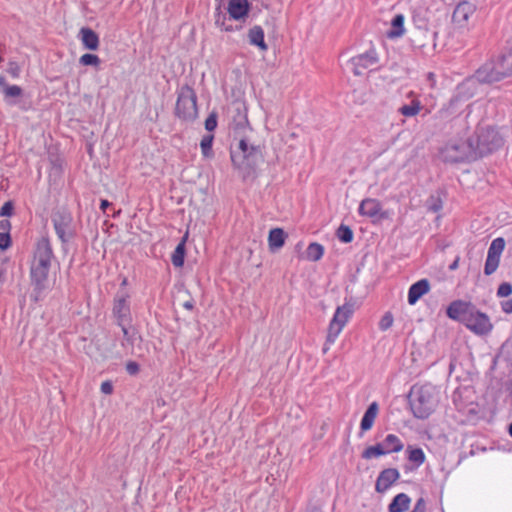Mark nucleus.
Returning a JSON list of instances; mask_svg holds the SVG:
<instances>
[{
    "label": "nucleus",
    "instance_id": "f257e3e1",
    "mask_svg": "<svg viewBox=\"0 0 512 512\" xmlns=\"http://www.w3.org/2000/svg\"><path fill=\"white\" fill-rule=\"evenodd\" d=\"M446 315L479 336L488 335L493 329L489 316L478 310L470 301H452L446 309Z\"/></svg>",
    "mask_w": 512,
    "mask_h": 512
},
{
    "label": "nucleus",
    "instance_id": "f03ea898",
    "mask_svg": "<svg viewBox=\"0 0 512 512\" xmlns=\"http://www.w3.org/2000/svg\"><path fill=\"white\" fill-rule=\"evenodd\" d=\"M231 161L243 179L255 173L258 164L263 160L260 146L249 144L247 139L241 138L236 150H231Z\"/></svg>",
    "mask_w": 512,
    "mask_h": 512
},
{
    "label": "nucleus",
    "instance_id": "7ed1b4c3",
    "mask_svg": "<svg viewBox=\"0 0 512 512\" xmlns=\"http://www.w3.org/2000/svg\"><path fill=\"white\" fill-rule=\"evenodd\" d=\"M53 257V249L49 239L42 237L36 244L30 272L32 284L36 286L38 292L45 289V282L48 278Z\"/></svg>",
    "mask_w": 512,
    "mask_h": 512
},
{
    "label": "nucleus",
    "instance_id": "20e7f679",
    "mask_svg": "<svg viewBox=\"0 0 512 512\" xmlns=\"http://www.w3.org/2000/svg\"><path fill=\"white\" fill-rule=\"evenodd\" d=\"M410 409L417 419H427L436 409L438 398L435 388L430 385L413 386L408 395Z\"/></svg>",
    "mask_w": 512,
    "mask_h": 512
},
{
    "label": "nucleus",
    "instance_id": "39448f33",
    "mask_svg": "<svg viewBox=\"0 0 512 512\" xmlns=\"http://www.w3.org/2000/svg\"><path fill=\"white\" fill-rule=\"evenodd\" d=\"M174 115L180 121L185 123H193L199 116L197 94L188 84L182 85L177 90Z\"/></svg>",
    "mask_w": 512,
    "mask_h": 512
},
{
    "label": "nucleus",
    "instance_id": "423d86ee",
    "mask_svg": "<svg viewBox=\"0 0 512 512\" xmlns=\"http://www.w3.org/2000/svg\"><path fill=\"white\" fill-rule=\"evenodd\" d=\"M477 158H482L503 145V139L496 129L490 126H478L474 135L469 136Z\"/></svg>",
    "mask_w": 512,
    "mask_h": 512
},
{
    "label": "nucleus",
    "instance_id": "0eeeda50",
    "mask_svg": "<svg viewBox=\"0 0 512 512\" xmlns=\"http://www.w3.org/2000/svg\"><path fill=\"white\" fill-rule=\"evenodd\" d=\"M51 222L63 248L77 235V224L70 210L59 207L52 211Z\"/></svg>",
    "mask_w": 512,
    "mask_h": 512
},
{
    "label": "nucleus",
    "instance_id": "6e6552de",
    "mask_svg": "<svg viewBox=\"0 0 512 512\" xmlns=\"http://www.w3.org/2000/svg\"><path fill=\"white\" fill-rule=\"evenodd\" d=\"M439 155L441 160L446 163L470 162L478 159L469 137L465 141H449L440 149Z\"/></svg>",
    "mask_w": 512,
    "mask_h": 512
},
{
    "label": "nucleus",
    "instance_id": "1a4fd4ad",
    "mask_svg": "<svg viewBox=\"0 0 512 512\" xmlns=\"http://www.w3.org/2000/svg\"><path fill=\"white\" fill-rule=\"evenodd\" d=\"M512 75L506 63L500 56L497 61L491 60L480 66L469 79L470 84L477 81L480 84H492Z\"/></svg>",
    "mask_w": 512,
    "mask_h": 512
},
{
    "label": "nucleus",
    "instance_id": "9d476101",
    "mask_svg": "<svg viewBox=\"0 0 512 512\" xmlns=\"http://www.w3.org/2000/svg\"><path fill=\"white\" fill-rule=\"evenodd\" d=\"M354 311V305L352 303H345L342 306H338L334 316L329 324L328 334L326 337V343H334L343 327L347 323L348 319L352 316Z\"/></svg>",
    "mask_w": 512,
    "mask_h": 512
},
{
    "label": "nucleus",
    "instance_id": "9b49d317",
    "mask_svg": "<svg viewBox=\"0 0 512 512\" xmlns=\"http://www.w3.org/2000/svg\"><path fill=\"white\" fill-rule=\"evenodd\" d=\"M474 95L470 88V80H466L459 84L456 88L455 94L449 100L448 105L445 108V112L449 116H456L460 114L464 104L472 98Z\"/></svg>",
    "mask_w": 512,
    "mask_h": 512
},
{
    "label": "nucleus",
    "instance_id": "f8f14e48",
    "mask_svg": "<svg viewBox=\"0 0 512 512\" xmlns=\"http://www.w3.org/2000/svg\"><path fill=\"white\" fill-rule=\"evenodd\" d=\"M410 42L414 49L426 54L427 50H434L436 47L435 39L437 33L430 29H409Z\"/></svg>",
    "mask_w": 512,
    "mask_h": 512
},
{
    "label": "nucleus",
    "instance_id": "ddd939ff",
    "mask_svg": "<svg viewBox=\"0 0 512 512\" xmlns=\"http://www.w3.org/2000/svg\"><path fill=\"white\" fill-rule=\"evenodd\" d=\"M129 295L126 292H118L113 301V316L118 326L129 325L132 321Z\"/></svg>",
    "mask_w": 512,
    "mask_h": 512
},
{
    "label": "nucleus",
    "instance_id": "4468645a",
    "mask_svg": "<svg viewBox=\"0 0 512 512\" xmlns=\"http://www.w3.org/2000/svg\"><path fill=\"white\" fill-rule=\"evenodd\" d=\"M504 248L505 240L502 237L495 238L491 242L484 265V274L486 276L492 275L498 269Z\"/></svg>",
    "mask_w": 512,
    "mask_h": 512
},
{
    "label": "nucleus",
    "instance_id": "2eb2a0df",
    "mask_svg": "<svg viewBox=\"0 0 512 512\" xmlns=\"http://www.w3.org/2000/svg\"><path fill=\"white\" fill-rule=\"evenodd\" d=\"M504 248L505 240L502 237L495 238L491 242L484 265V274L486 276L492 275L498 269Z\"/></svg>",
    "mask_w": 512,
    "mask_h": 512
},
{
    "label": "nucleus",
    "instance_id": "dca6fc26",
    "mask_svg": "<svg viewBox=\"0 0 512 512\" xmlns=\"http://www.w3.org/2000/svg\"><path fill=\"white\" fill-rule=\"evenodd\" d=\"M349 63L352 65L353 74L361 76L365 70L378 63V55L375 49H369L365 53L352 57Z\"/></svg>",
    "mask_w": 512,
    "mask_h": 512
},
{
    "label": "nucleus",
    "instance_id": "f3484780",
    "mask_svg": "<svg viewBox=\"0 0 512 512\" xmlns=\"http://www.w3.org/2000/svg\"><path fill=\"white\" fill-rule=\"evenodd\" d=\"M232 122L231 127L236 134H241L250 124L247 116V108L242 102H235L232 106Z\"/></svg>",
    "mask_w": 512,
    "mask_h": 512
},
{
    "label": "nucleus",
    "instance_id": "a211bd4d",
    "mask_svg": "<svg viewBox=\"0 0 512 512\" xmlns=\"http://www.w3.org/2000/svg\"><path fill=\"white\" fill-rule=\"evenodd\" d=\"M359 214L369 218L385 219L387 218V212L382 211V205L380 201L373 198L364 199L359 205Z\"/></svg>",
    "mask_w": 512,
    "mask_h": 512
},
{
    "label": "nucleus",
    "instance_id": "6ab92c4d",
    "mask_svg": "<svg viewBox=\"0 0 512 512\" xmlns=\"http://www.w3.org/2000/svg\"><path fill=\"white\" fill-rule=\"evenodd\" d=\"M399 477L400 473L396 468H386L382 470L377 477L375 490L378 493H384L399 479Z\"/></svg>",
    "mask_w": 512,
    "mask_h": 512
},
{
    "label": "nucleus",
    "instance_id": "aec40b11",
    "mask_svg": "<svg viewBox=\"0 0 512 512\" xmlns=\"http://www.w3.org/2000/svg\"><path fill=\"white\" fill-rule=\"evenodd\" d=\"M251 3L248 0H229L227 11L229 19L244 20L248 17Z\"/></svg>",
    "mask_w": 512,
    "mask_h": 512
},
{
    "label": "nucleus",
    "instance_id": "412c9836",
    "mask_svg": "<svg viewBox=\"0 0 512 512\" xmlns=\"http://www.w3.org/2000/svg\"><path fill=\"white\" fill-rule=\"evenodd\" d=\"M78 37L87 50L96 51L100 46V39L98 34L90 27H82L79 31Z\"/></svg>",
    "mask_w": 512,
    "mask_h": 512
},
{
    "label": "nucleus",
    "instance_id": "4be33fe9",
    "mask_svg": "<svg viewBox=\"0 0 512 512\" xmlns=\"http://www.w3.org/2000/svg\"><path fill=\"white\" fill-rule=\"evenodd\" d=\"M430 290V283L427 279H420L413 283L408 290V303L414 305L417 301Z\"/></svg>",
    "mask_w": 512,
    "mask_h": 512
},
{
    "label": "nucleus",
    "instance_id": "5701e85b",
    "mask_svg": "<svg viewBox=\"0 0 512 512\" xmlns=\"http://www.w3.org/2000/svg\"><path fill=\"white\" fill-rule=\"evenodd\" d=\"M287 234L282 228H273L269 231L268 245L271 252L282 248L285 244Z\"/></svg>",
    "mask_w": 512,
    "mask_h": 512
},
{
    "label": "nucleus",
    "instance_id": "b1692460",
    "mask_svg": "<svg viewBox=\"0 0 512 512\" xmlns=\"http://www.w3.org/2000/svg\"><path fill=\"white\" fill-rule=\"evenodd\" d=\"M379 411V405L377 402H372L366 409L361 422L360 429L362 432H366L370 430L374 424L375 418L377 417Z\"/></svg>",
    "mask_w": 512,
    "mask_h": 512
},
{
    "label": "nucleus",
    "instance_id": "393cba45",
    "mask_svg": "<svg viewBox=\"0 0 512 512\" xmlns=\"http://www.w3.org/2000/svg\"><path fill=\"white\" fill-rule=\"evenodd\" d=\"M475 11V6L467 1H463L459 3L454 9L452 18L455 22L461 23L465 22L469 19L470 15H472Z\"/></svg>",
    "mask_w": 512,
    "mask_h": 512
},
{
    "label": "nucleus",
    "instance_id": "a878e982",
    "mask_svg": "<svg viewBox=\"0 0 512 512\" xmlns=\"http://www.w3.org/2000/svg\"><path fill=\"white\" fill-rule=\"evenodd\" d=\"M249 43L258 47L262 51H266L268 46L264 40V30L261 26L255 25L248 32Z\"/></svg>",
    "mask_w": 512,
    "mask_h": 512
},
{
    "label": "nucleus",
    "instance_id": "bb28decb",
    "mask_svg": "<svg viewBox=\"0 0 512 512\" xmlns=\"http://www.w3.org/2000/svg\"><path fill=\"white\" fill-rule=\"evenodd\" d=\"M411 498L405 493H399L388 505L389 512H405L409 509Z\"/></svg>",
    "mask_w": 512,
    "mask_h": 512
},
{
    "label": "nucleus",
    "instance_id": "cd10ccee",
    "mask_svg": "<svg viewBox=\"0 0 512 512\" xmlns=\"http://www.w3.org/2000/svg\"><path fill=\"white\" fill-rule=\"evenodd\" d=\"M404 15L396 14L391 20V29L387 31L386 35L389 39H396L402 37L405 33Z\"/></svg>",
    "mask_w": 512,
    "mask_h": 512
},
{
    "label": "nucleus",
    "instance_id": "c85d7f7f",
    "mask_svg": "<svg viewBox=\"0 0 512 512\" xmlns=\"http://www.w3.org/2000/svg\"><path fill=\"white\" fill-rule=\"evenodd\" d=\"M187 237H188V235L186 233L182 237L181 241L177 244L175 250L173 251V253L171 255V262L177 268H181L184 265L185 255H186Z\"/></svg>",
    "mask_w": 512,
    "mask_h": 512
},
{
    "label": "nucleus",
    "instance_id": "c756f323",
    "mask_svg": "<svg viewBox=\"0 0 512 512\" xmlns=\"http://www.w3.org/2000/svg\"><path fill=\"white\" fill-rule=\"evenodd\" d=\"M381 444L383 449L386 451V454L400 452L404 447L399 437L394 434H388Z\"/></svg>",
    "mask_w": 512,
    "mask_h": 512
},
{
    "label": "nucleus",
    "instance_id": "7c9ffc66",
    "mask_svg": "<svg viewBox=\"0 0 512 512\" xmlns=\"http://www.w3.org/2000/svg\"><path fill=\"white\" fill-rule=\"evenodd\" d=\"M227 20H230L229 17H227L226 13H224L221 10V7L218 6L216 8V12H215V25L217 27H219L222 30L227 31V32H232V31L240 30L242 28L241 25L235 26V27L232 26V25H227L226 24Z\"/></svg>",
    "mask_w": 512,
    "mask_h": 512
},
{
    "label": "nucleus",
    "instance_id": "2f4dec72",
    "mask_svg": "<svg viewBox=\"0 0 512 512\" xmlns=\"http://www.w3.org/2000/svg\"><path fill=\"white\" fill-rule=\"evenodd\" d=\"M323 254H324V247H323V245H321L317 242L310 243L306 249V258L309 261H313V262L319 261L323 257Z\"/></svg>",
    "mask_w": 512,
    "mask_h": 512
},
{
    "label": "nucleus",
    "instance_id": "473e14b6",
    "mask_svg": "<svg viewBox=\"0 0 512 512\" xmlns=\"http://www.w3.org/2000/svg\"><path fill=\"white\" fill-rule=\"evenodd\" d=\"M213 141H214V135L207 134V135L203 136V138L200 142L201 152L205 158L210 159L214 156V152L212 149Z\"/></svg>",
    "mask_w": 512,
    "mask_h": 512
},
{
    "label": "nucleus",
    "instance_id": "72a5a7b5",
    "mask_svg": "<svg viewBox=\"0 0 512 512\" xmlns=\"http://www.w3.org/2000/svg\"><path fill=\"white\" fill-rule=\"evenodd\" d=\"M407 452L408 460L415 463L416 467H419L425 462V453L421 448H412L409 446Z\"/></svg>",
    "mask_w": 512,
    "mask_h": 512
},
{
    "label": "nucleus",
    "instance_id": "f704fd0d",
    "mask_svg": "<svg viewBox=\"0 0 512 512\" xmlns=\"http://www.w3.org/2000/svg\"><path fill=\"white\" fill-rule=\"evenodd\" d=\"M382 455H386V451L383 449L381 443H377L372 446H368L361 454L363 459H371L372 457H379Z\"/></svg>",
    "mask_w": 512,
    "mask_h": 512
},
{
    "label": "nucleus",
    "instance_id": "c9c22d12",
    "mask_svg": "<svg viewBox=\"0 0 512 512\" xmlns=\"http://www.w3.org/2000/svg\"><path fill=\"white\" fill-rule=\"evenodd\" d=\"M336 236L341 242L348 244L353 241L354 234L349 226L341 224L336 231Z\"/></svg>",
    "mask_w": 512,
    "mask_h": 512
},
{
    "label": "nucleus",
    "instance_id": "e433bc0d",
    "mask_svg": "<svg viewBox=\"0 0 512 512\" xmlns=\"http://www.w3.org/2000/svg\"><path fill=\"white\" fill-rule=\"evenodd\" d=\"M421 109L420 102L418 100H413L411 104L409 105H403L399 108V112L406 116V117H412L419 113Z\"/></svg>",
    "mask_w": 512,
    "mask_h": 512
},
{
    "label": "nucleus",
    "instance_id": "4c0bfd02",
    "mask_svg": "<svg viewBox=\"0 0 512 512\" xmlns=\"http://www.w3.org/2000/svg\"><path fill=\"white\" fill-rule=\"evenodd\" d=\"M426 208L430 212H439L443 207L442 199L439 195H430L429 198L426 200Z\"/></svg>",
    "mask_w": 512,
    "mask_h": 512
},
{
    "label": "nucleus",
    "instance_id": "58836bf2",
    "mask_svg": "<svg viewBox=\"0 0 512 512\" xmlns=\"http://www.w3.org/2000/svg\"><path fill=\"white\" fill-rule=\"evenodd\" d=\"M2 93L9 104H15V102L9 101L8 99L20 97L23 94V90L20 86L9 85L8 87H5V90Z\"/></svg>",
    "mask_w": 512,
    "mask_h": 512
},
{
    "label": "nucleus",
    "instance_id": "ea45409f",
    "mask_svg": "<svg viewBox=\"0 0 512 512\" xmlns=\"http://www.w3.org/2000/svg\"><path fill=\"white\" fill-rule=\"evenodd\" d=\"M79 63L83 66L98 67L101 63V60L96 54L86 53L80 57Z\"/></svg>",
    "mask_w": 512,
    "mask_h": 512
},
{
    "label": "nucleus",
    "instance_id": "a19ab883",
    "mask_svg": "<svg viewBox=\"0 0 512 512\" xmlns=\"http://www.w3.org/2000/svg\"><path fill=\"white\" fill-rule=\"evenodd\" d=\"M410 29H429L428 28V21L425 17L421 16L420 14H413L412 16V23Z\"/></svg>",
    "mask_w": 512,
    "mask_h": 512
},
{
    "label": "nucleus",
    "instance_id": "79ce46f5",
    "mask_svg": "<svg viewBox=\"0 0 512 512\" xmlns=\"http://www.w3.org/2000/svg\"><path fill=\"white\" fill-rule=\"evenodd\" d=\"M393 321H394V318H393L392 313H391V312H386V313L382 316V318H381V320H380V322H379V329H380L381 331H386V330H388V329L392 326Z\"/></svg>",
    "mask_w": 512,
    "mask_h": 512
},
{
    "label": "nucleus",
    "instance_id": "37998d69",
    "mask_svg": "<svg viewBox=\"0 0 512 512\" xmlns=\"http://www.w3.org/2000/svg\"><path fill=\"white\" fill-rule=\"evenodd\" d=\"M121 327V330L123 332V337H124V340L127 341L129 344L133 345L136 341L137 338H141L137 332L133 331L131 332L128 328H127V325L125 326H120Z\"/></svg>",
    "mask_w": 512,
    "mask_h": 512
},
{
    "label": "nucleus",
    "instance_id": "c03bdc74",
    "mask_svg": "<svg viewBox=\"0 0 512 512\" xmlns=\"http://www.w3.org/2000/svg\"><path fill=\"white\" fill-rule=\"evenodd\" d=\"M217 113L216 112H212L208 115V117L206 118L205 120V129L208 131V132H212L216 129L217 127Z\"/></svg>",
    "mask_w": 512,
    "mask_h": 512
},
{
    "label": "nucleus",
    "instance_id": "a18cd8bd",
    "mask_svg": "<svg viewBox=\"0 0 512 512\" xmlns=\"http://www.w3.org/2000/svg\"><path fill=\"white\" fill-rule=\"evenodd\" d=\"M498 297H508L512 294V285L509 282H502L497 289Z\"/></svg>",
    "mask_w": 512,
    "mask_h": 512
},
{
    "label": "nucleus",
    "instance_id": "49530a36",
    "mask_svg": "<svg viewBox=\"0 0 512 512\" xmlns=\"http://www.w3.org/2000/svg\"><path fill=\"white\" fill-rule=\"evenodd\" d=\"M12 244L9 232H0V250H7Z\"/></svg>",
    "mask_w": 512,
    "mask_h": 512
},
{
    "label": "nucleus",
    "instance_id": "de8ad7c7",
    "mask_svg": "<svg viewBox=\"0 0 512 512\" xmlns=\"http://www.w3.org/2000/svg\"><path fill=\"white\" fill-rule=\"evenodd\" d=\"M14 212V204L12 201L5 202L0 208V216H11Z\"/></svg>",
    "mask_w": 512,
    "mask_h": 512
},
{
    "label": "nucleus",
    "instance_id": "09e8293b",
    "mask_svg": "<svg viewBox=\"0 0 512 512\" xmlns=\"http://www.w3.org/2000/svg\"><path fill=\"white\" fill-rule=\"evenodd\" d=\"M126 371L129 375H136L140 371V366L135 361H129L126 364Z\"/></svg>",
    "mask_w": 512,
    "mask_h": 512
},
{
    "label": "nucleus",
    "instance_id": "8fccbe9b",
    "mask_svg": "<svg viewBox=\"0 0 512 512\" xmlns=\"http://www.w3.org/2000/svg\"><path fill=\"white\" fill-rule=\"evenodd\" d=\"M7 72L13 77L17 78L20 75V67L16 62H10L7 68Z\"/></svg>",
    "mask_w": 512,
    "mask_h": 512
},
{
    "label": "nucleus",
    "instance_id": "3c124183",
    "mask_svg": "<svg viewBox=\"0 0 512 512\" xmlns=\"http://www.w3.org/2000/svg\"><path fill=\"white\" fill-rule=\"evenodd\" d=\"M100 390L103 394L110 395L113 393V384L111 381H104L101 384Z\"/></svg>",
    "mask_w": 512,
    "mask_h": 512
},
{
    "label": "nucleus",
    "instance_id": "603ef678",
    "mask_svg": "<svg viewBox=\"0 0 512 512\" xmlns=\"http://www.w3.org/2000/svg\"><path fill=\"white\" fill-rule=\"evenodd\" d=\"M413 510L416 512H426V502L424 498L421 497L416 501Z\"/></svg>",
    "mask_w": 512,
    "mask_h": 512
},
{
    "label": "nucleus",
    "instance_id": "864d4df0",
    "mask_svg": "<svg viewBox=\"0 0 512 512\" xmlns=\"http://www.w3.org/2000/svg\"><path fill=\"white\" fill-rule=\"evenodd\" d=\"M501 309L503 312L510 314L512 313V299L501 302Z\"/></svg>",
    "mask_w": 512,
    "mask_h": 512
},
{
    "label": "nucleus",
    "instance_id": "5fc2aeb1",
    "mask_svg": "<svg viewBox=\"0 0 512 512\" xmlns=\"http://www.w3.org/2000/svg\"><path fill=\"white\" fill-rule=\"evenodd\" d=\"M0 229L3 230V232H9L11 229V223L9 220H1L0 221Z\"/></svg>",
    "mask_w": 512,
    "mask_h": 512
},
{
    "label": "nucleus",
    "instance_id": "6e6d98bb",
    "mask_svg": "<svg viewBox=\"0 0 512 512\" xmlns=\"http://www.w3.org/2000/svg\"><path fill=\"white\" fill-rule=\"evenodd\" d=\"M460 257L457 256L454 261L449 265V270L454 271L459 267Z\"/></svg>",
    "mask_w": 512,
    "mask_h": 512
},
{
    "label": "nucleus",
    "instance_id": "4d7b16f0",
    "mask_svg": "<svg viewBox=\"0 0 512 512\" xmlns=\"http://www.w3.org/2000/svg\"><path fill=\"white\" fill-rule=\"evenodd\" d=\"M111 206V203L106 200V199H102L101 200V203H100V209L105 213L106 212V209Z\"/></svg>",
    "mask_w": 512,
    "mask_h": 512
},
{
    "label": "nucleus",
    "instance_id": "13d9d810",
    "mask_svg": "<svg viewBox=\"0 0 512 512\" xmlns=\"http://www.w3.org/2000/svg\"><path fill=\"white\" fill-rule=\"evenodd\" d=\"M33 286H34V289H33V293L31 294V298L35 302H37L39 300L40 296H41L42 291L38 292V290L36 289V286L35 285H33Z\"/></svg>",
    "mask_w": 512,
    "mask_h": 512
},
{
    "label": "nucleus",
    "instance_id": "bf43d9fd",
    "mask_svg": "<svg viewBox=\"0 0 512 512\" xmlns=\"http://www.w3.org/2000/svg\"><path fill=\"white\" fill-rule=\"evenodd\" d=\"M9 84L7 83L4 76H0V90L3 92L5 90V87H8Z\"/></svg>",
    "mask_w": 512,
    "mask_h": 512
},
{
    "label": "nucleus",
    "instance_id": "052dcab7",
    "mask_svg": "<svg viewBox=\"0 0 512 512\" xmlns=\"http://www.w3.org/2000/svg\"><path fill=\"white\" fill-rule=\"evenodd\" d=\"M183 307L187 310H192L194 308V302L193 300H188L183 303Z\"/></svg>",
    "mask_w": 512,
    "mask_h": 512
},
{
    "label": "nucleus",
    "instance_id": "680f3d73",
    "mask_svg": "<svg viewBox=\"0 0 512 512\" xmlns=\"http://www.w3.org/2000/svg\"><path fill=\"white\" fill-rule=\"evenodd\" d=\"M509 435L512 437V422L508 426Z\"/></svg>",
    "mask_w": 512,
    "mask_h": 512
},
{
    "label": "nucleus",
    "instance_id": "e2e57ef3",
    "mask_svg": "<svg viewBox=\"0 0 512 512\" xmlns=\"http://www.w3.org/2000/svg\"><path fill=\"white\" fill-rule=\"evenodd\" d=\"M512 346V341H507L506 344L504 345L505 348H508Z\"/></svg>",
    "mask_w": 512,
    "mask_h": 512
},
{
    "label": "nucleus",
    "instance_id": "0e129e2a",
    "mask_svg": "<svg viewBox=\"0 0 512 512\" xmlns=\"http://www.w3.org/2000/svg\"><path fill=\"white\" fill-rule=\"evenodd\" d=\"M432 77H433V73H431V72H430V73L428 74V78H429V79H432Z\"/></svg>",
    "mask_w": 512,
    "mask_h": 512
},
{
    "label": "nucleus",
    "instance_id": "69168bd1",
    "mask_svg": "<svg viewBox=\"0 0 512 512\" xmlns=\"http://www.w3.org/2000/svg\"><path fill=\"white\" fill-rule=\"evenodd\" d=\"M126 283H127V280L124 279L123 282H122V285H126Z\"/></svg>",
    "mask_w": 512,
    "mask_h": 512
}]
</instances>
